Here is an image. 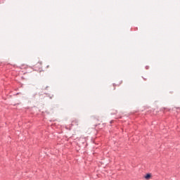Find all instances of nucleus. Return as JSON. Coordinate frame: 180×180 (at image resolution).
Segmentation results:
<instances>
[{
    "label": "nucleus",
    "instance_id": "nucleus-1",
    "mask_svg": "<svg viewBox=\"0 0 180 180\" xmlns=\"http://www.w3.org/2000/svg\"><path fill=\"white\" fill-rule=\"evenodd\" d=\"M151 178V174H148L145 176V179H150Z\"/></svg>",
    "mask_w": 180,
    "mask_h": 180
}]
</instances>
